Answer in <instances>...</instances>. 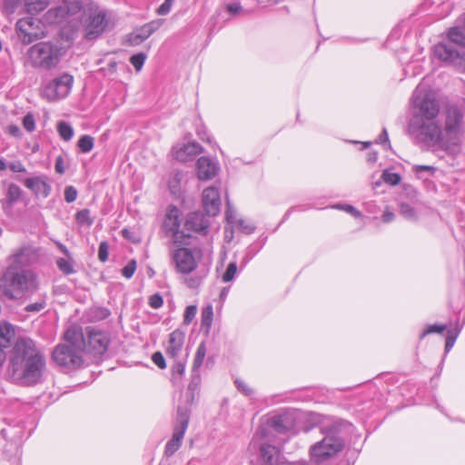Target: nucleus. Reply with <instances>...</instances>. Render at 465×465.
I'll return each instance as SVG.
<instances>
[{"instance_id":"1","label":"nucleus","mask_w":465,"mask_h":465,"mask_svg":"<svg viewBox=\"0 0 465 465\" xmlns=\"http://www.w3.org/2000/svg\"><path fill=\"white\" fill-rule=\"evenodd\" d=\"M294 427L288 415L271 418L254 432L249 450L257 454V465H309L306 461H288L283 453L286 434Z\"/></svg>"},{"instance_id":"2","label":"nucleus","mask_w":465,"mask_h":465,"mask_svg":"<svg viewBox=\"0 0 465 465\" xmlns=\"http://www.w3.org/2000/svg\"><path fill=\"white\" fill-rule=\"evenodd\" d=\"M46 370L45 355L31 339H18L9 351L5 377L21 386L41 382Z\"/></svg>"},{"instance_id":"3","label":"nucleus","mask_w":465,"mask_h":465,"mask_svg":"<svg viewBox=\"0 0 465 465\" xmlns=\"http://www.w3.org/2000/svg\"><path fill=\"white\" fill-rule=\"evenodd\" d=\"M415 105L417 110L410 119L408 134L418 143L429 145L440 134V104L427 94L420 101L416 100Z\"/></svg>"},{"instance_id":"4","label":"nucleus","mask_w":465,"mask_h":465,"mask_svg":"<svg viewBox=\"0 0 465 465\" xmlns=\"http://www.w3.org/2000/svg\"><path fill=\"white\" fill-rule=\"evenodd\" d=\"M39 288V276L33 269L5 270L0 275V292L9 300L30 298Z\"/></svg>"},{"instance_id":"5","label":"nucleus","mask_w":465,"mask_h":465,"mask_svg":"<svg viewBox=\"0 0 465 465\" xmlns=\"http://www.w3.org/2000/svg\"><path fill=\"white\" fill-rule=\"evenodd\" d=\"M64 342L58 344L52 354L54 362L65 369L80 368L84 362L83 352L86 349V341L81 327L70 326L64 335Z\"/></svg>"},{"instance_id":"6","label":"nucleus","mask_w":465,"mask_h":465,"mask_svg":"<svg viewBox=\"0 0 465 465\" xmlns=\"http://www.w3.org/2000/svg\"><path fill=\"white\" fill-rule=\"evenodd\" d=\"M464 112L457 105L446 108L444 128L440 125V134L437 141L430 142V147H437L444 151L452 150L460 146L463 129Z\"/></svg>"},{"instance_id":"7","label":"nucleus","mask_w":465,"mask_h":465,"mask_svg":"<svg viewBox=\"0 0 465 465\" xmlns=\"http://www.w3.org/2000/svg\"><path fill=\"white\" fill-rule=\"evenodd\" d=\"M321 431L324 437L311 446L310 459L316 465H327L331 459L343 450L345 440L339 435L340 427L337 424L323 426Z\"/></svg>"},{"instance_id":"8","label":"nucleus","mask_w":465,"mask_h":465,"mask_svg":"<svg viewBox=\"0 0 465 465\" xmlns=\"http://www.w3.org/2000/svg\"><path fill=\"white\" fill-rule=\"evenodd\" d=\"M61 48L50 41L40 42L27 50V63L35 69L51 70L60 63Z\"/></svg>"},{"instance_id":"9","label":"nucleus","mask_w":465,"mask_h":465,"mask_svg":"<svg viewBox=\"0 0 465 465\" xmlns=\"http://www.w3.org/2000/svg\"><path fill=\"white\" fill-rule=\"evenodd\" d=\"M82 8L80 0H64L60 5L50 8L44 15L43 21L48 25L70 23Z\"/></svg>"},{"instance_id":"10","label":"nucleus","mask_w":465,"mask_h":465,"mask_svg":"<svg viewBox=\"0 0 465 465\" xmlns=\"http://www.w3.org/2000/svg\"><path fill=\"white\" fill-rule=\"evenodd\" d=\"M73 81L72 75L64 74L51 80L43 87L42 96L50 102L64 98L70 93Z\"/></svg>"},{"instance_id":"11","label":"nucleus","mask_w":465,"mask_h":465,"mask_svg":"<svg viewBox=\"0 0 465 465\" xmlns=\"http://www.w3.org/2000/svg\"><path fill=\"white\" fill-rule=\"evenodd\" d=\"M40 21L33 17H25L16 22L15 29L18 38L28 45L45 37V32L40 27Z\"/></svg>"},{"instance_id":"12","label":"nucleus","mask_w":465,"mask_h":465,"mask_svg":"<svg viewBox=\"0 0 465 465\" xmlns=\"http://www.w3.org/2000/svg\"><path fill=\"white\" fill-rule=\"evenodd\" d=\"M39 258L38 250L31 245H25L17 249L8 257V266L6 270H26L32 264H35Z\"/></svg>"},{"instance_id":"13","label":"nucleus","mask_w":465,"mask_h":465,"mask_svg":"<svg viewBox=\"0 0 465 465\" xmlns=\"http://www.w3.org/2000/svg\"><path fill=\"white\" fill-rule=\"evenodd\" d=\"M189 424V411L181 407L177 410V420L172 439L165 446V454L172 456L181 446L182 440Z\"/></svg>"},{"instance_id":"14","label":"nucleus","mask_w":465,"mask_h":465,"mask_svg":"<svg viewBox=\"0 0 465 465\" xmlns=\"http://www.w3.org/2000/svg\"><path fill=\"white\" fill-rule=\"evenodd\" d=\"M86 349L84 351L94 355H101L107 351L110 337L107 332L94 329H87Z\"/></svg>"},{"instance_id":"15","label":"nucleus","mask_w":465,"mask_h":465,"mask_svg":"<svg viewBox=\"0 0 465 465\" xmlns=\"http://www.w3.org/2000/svg\"><path fill=\"white\" fill-rule=\"evenodd\" d=\"M172 260L177 271L183 274L192 272L197 267V262L193 251L188 248H178L173 251L172 252Z\"/></svg>"},{"instance_id":"16","label":"nucleus","mask_w":465,"mask_h":465,"mask_svg":"<svg viewBox=\"0 0 465 465\" xmlns=\"http://www.w3.org/2000/svg\"><path fill=\"white\" fill-rule=\"evenodd\" d=\"M163 25L161 19L151 21L141 27L135 29L128 35V42L131 45H139L148 37H150Z\"/></svg>"},{"instance_id":"17","label":"nucleus","mask_w":465,"mask_h":465,"mask_svg":"<svg viewBox=\"0 0 465 465\" xmlns=\"http://www.w3.org/2000/svg\"><path fill=\"white\" fill-rule=\"evenodd\" d=\"M203 204L208 215L215 216L220 212L221 198L215 187H208L203 192Z\"/></svg>"},{"instance_id":"18","label":"nucleus","mask_w":465,"mask_h":465,"mask_svg":"<svg viewBox=\"0 0 465 465\" xmlns=\"http://www.w3.org/2000/svg\"><path fill=\"white\" fill-rule=\"evenodd\" d=\"M197 177L200 180H211L219 172V166L215 162L206 156H202L196 163Z\"/></svg>"},{"instance_id":"19","label":"nucleus","mask_w":465,"mask_h":465,"mask_svg":"<svg viewBox=\"0 0 465 465\" xmlns=\"http://www.w3.org/2000/svg\"><path fill=\"white\" fill-rule=\"evenodd\" d=\"M163 229L166 233L171 234L174 243H178V234L180 229L179 210L175 206H170L163 221Z\"/></svg>"},{"instance_id":"20","label":"nucleus","mask_w":465,"mask_h":465,"mask_svg":"<svg viewBox=\"0 0 465 465\" xmlns=\"http://www.w3.org/2000/svg\"><path fill=\"white\" fill-rule=\"evenodd\" d=\"M25 185L34 192L35 195L46 198L51 192V186L47 183L45 177L37 176L27 178L24 182Z\"/></svg>"},{"instance_id":"21","label":"nucleus","mask_w":465,"mask_h":465,"mask_svg":"<svg viewBox=\"0 0 465 465\" xmlns=\"http://www.w3.org/2000/svg\"><path fill=\"white\" fill-rule=\"evenodd\" d=\"M433 54L438 59L453 64L460 63V59H462L457 51L442 43L434 46Z\"/></svg>"},{"instance_id":"22","label":"nucleus","mask_w":465,"mask_h":465,"mask_svg":"<svg viewBox=\"0 0 465 465\" xmlns=\"http://www.w3.org/2000/svg\"><path fill=\"white\" fill-rule=\"evenodd\" d=\"M184 226L187 230L205 232L209 227V222L201 213H192L188 215Z\"/></svg>"},{"instance_id":"23","label":"nucleus","mask_w":465,"mask_h":465,"mask_svg":"<svg viewBox=\"0 0 465 465\" xmlns=\"http://www.w3.org/2000/svg\"><path fill=\"white\" fill-rule=\"evenodd\" d=\"M184 341V333L175 330L170 334L166 353L169 357L175 359L180 353Z\"/></svg>"},{"instance_id":"24","label":"nucleus","mask_w":465,"mask_h":465,"mask_svg":"<svg viewBox=\"0 0 465 465\" xmlns=\"http://www.w3.org/2000/svg\"><path fill=\"white\" fill-rule=\"evenodd\" d=\"M448 38L451 43L465 47V14L455 26L449 29Z\"/></svg>"},{"instance_id":"25","label":"nucleus","mask_w":465,"mask_h":465,"mask_svg":"<svg viewBox=\"0 0 465 465\" xmlns=\"http://www.w3.org/2000/svg\"><path fill=\"white\" fill-rule=\"evenodd\" d=\"M202 152L203 147L195 142L183 144L180 148L174 147L173 150L174 157L181 162H185L188 157L196 155Z\"/></svg>"},{"instance_id":"26","label":"nucleus","mask_w":465,"mask_h":465,"mask_svg":"<svg viewBox=\"0 0 465 465\" xmlns=\"http://www.w3.org/2000/svg\"><path fill=\"white\" fill-rule=\"evenodd\" d=\"M104 15L99 13L94 15L86 27L85 37L87 39H94L97 37L104 31Z\"/></svg>"},{"instance_id":"27","label":"nucleus","mask_w":465,"mask_h":465,"mask_svg":"<svg viewBox=\"0 0 465 465\" xmlns=\"http://www.w3.org/2000/svg\"><path fill=\"white\" fill-rule=\"evenodd\" d=\"M49 4V0H25L24 6L26 13L36 15L43 11Z\"/></svg>"},{"instance_id":"28","label":"nucleus","mask_w":465,"mask_h":465,"mask_svg":"<svg viewBox=\"0 0 465 465\" xmlns=\"http://www.w3.org/2000/svg\"><path fill=\"white\" fill-rule=\"evenodd\" d=\"M193 374L192 380L188 385V392H187L188 401H190L191 402L193 401L195 396L198 394L200 383H201V377H200L198 371L193 372Z\"/></svg>"},{"instance_id":"29","label":"nucleus","mask_w":465,"mask_h":465,"mask_svg":"<svg viewBox=\"0 0 465 465\" xmlns=\"http://www.w3.org/2000/svg\"><path fill=\"white\" fill-rule=\"evenodd\" d=\"M22 195L21 188L15 184L11 183L8 186L7 193H6V203L9 206H12L15 202H17Z\"/></svg>"},{"instance_id":"30","label":"nucleus","mask_w":465,"mask_h":465,"mask_svg":"<svg viewBox=\"0 0 465 465\" xmlns=\"http://www.w3.org/2000/svg\"><path fill=\"white\" fill-rule=\"evenodd\" d=\"M57 132L61 138L64 141H70L74 135L73 127L64 121H60L57 124Z\"/></svg>"},{"instance_id":"31","label":"nucleus","mask_w":465,"mask_h":465,"mask_svg":"<svg viewBox=\"0 0 465 465\" xmlns=\"http://www.w3.org/2000/svg\"><path fill=\"white\" fill-rule=\"evenodd\" d=\"M205 354H206V347H205V344L203 342H202L198 346L195 356H194L193 364V372L198 371L199 368L201 367V365L204 360Z\"/></svg>"},{"instance_id":"32","label":"nucleus","mask_w":465,"mask_h":465,"mask_svg":"<svg viewBox=\"0 0 465 465\" xmlns=\"http://www.w3.org/2000/svg\"><path fill=\"white\" fill-rule=\"evenodd\" d=\"M58 269L65 275L74 273V262L71 259L58 258L56 260Z\"/></svg>"},{"instance_id":"33","label":"nucleus","mask_w":465,"mask_h":465,"mask_svg":"<svg viewBox=\"0 0 465 465\" xmlns=\"http://www.w3.org/2000/svg\"><path fill=\"white\" fill-rule=\"evenodd\" d=\"M14 333L12 326L8 323L0 324V341L9 347V341Z\"/></svg>"},{"instance_id":"34","label":"nucleus","mask_w":465,"mask_h":465,"mask_svg":"<svg viewBox=\"0 0 465 465\" xmlns=\"http://www.w3.org/2000/svg\"><path fill=\"white\" fill-rule=\"evenodd\" d=\"M77 146L82 153H89L94 147V138L91 135H83L79 139Z\"/></svg>"},{"instance_id":"35","label":"nucleus","mask_w":465,"mask_h":465,"mask_svg":"<svg viewBox=\"0 0 465 465\" xmlns=\"http://www.w3.org/2000/svg\"><path fill=\"white\" fill-rule=\"evenodd\" d=\"M75 220L79 224L87 226H91L94 222L90 217V211L88 209H83L76 213Z\"/></svg>"},{"instance_id":"36","label":"nucleus","mask_w":465,"mask_h":465,"mask_svg":"<svg viewBox=\"0 0 465 465\" xmlns=\"http://www.w3.org/2000/svg\"><path fill=\"white\" fill-rule=\"evenodd\" d=\"M213 311L212 305L206 306L202 312V325L210 328L213 321Z\"/></svg>"},{"instance_id":"37","label":"nucleus","mask_w":465,"mask_h":465,"mask_svg":"<svg viewBox=\"0 0 465 465\" xmlns=\"http://www.w3.org/2000/svg\"><path fill=\"white\" fill-rule=\"evenodd\" d=\"M400 213L409 220L416 219V212L415 210L408 203H401L400 204Z\"/></svg>"},{"instance_id":"38","label":"nucleus","mask_w":465,"mask_h":465,"mask_svg":"<svg viewBox=\"0 0 465 465\" xmlns=\"http://www.w3.org/2000/svg\"><path fill=\"white\" fill-rule=\"evenodd\" d=\"M183 177V175L180 172H175L173 173V176L169 181V187L172 193H176L179 191L180 183Z\"/></svg>"},{"instance_id":"39","label":"nucleus","mask_w":465,"mask_h":465,"mask_svg":"<svg viewBox=\"0 0 465 465\" xmlns=\"http://www.w3.org/2000/svg\"><path fill=\"white\" fill-rule=\"evenodd\" d=\"M46 306L45 299L43 297L34 303H30L25 307L27 312H38L44 310Z\"/></svg>"},{"instance_id":"40","label":"nucleus","mask_w":465,"mask_h":465,"mask_svg":"<svg viewBox=\"0 0 465 465\" xmlns=\"http://www.w3.org/2000/svg\"><path fill=\"white\" fill-rule=\"evenodd\" d=\"M145 59H146V54L143 53H139V54L132 55L130 58V62L134 65V67L136 69V71H140L144 64Z\"/></svg>"},{"instance_id":"41","label":"nucleus","mask_w":465,"mask_h":465,"mask_svg":"<svg viewBox=\"0 0 465 465\" xmlns=\"http://www.w3.org/2000/svg\"><path fill=\"white\" fill-rule=\"evenodd\" d=\"M237 272V264L236 262H230L227 266L225 272L223 275V281L225 282H231Z\"/></svg>"},{"instance_id":"42","label":"nucleus","mask_w":465,"mask_h":465,"mask_svg":"<svg viewBox=\"0 0 465 465\" xmlns=\"http://www.w3.org/2000/svg\"><path fill=\"white\" fill-rule=\"evenodd\" d=\"M382 178L385 183L391 185H397L401 182V176L398 173H390L388 171L382 173Z\"/></svg>"},{"instance_id":"43","label":"nucleus","mask_w":465,"mask_h":465,"mask_svg":"<svg viewBox=\"0 0 465 465\" xmlns=\"http://www.w3.org/2000/svg\"><path fill=\"white\" fill-rule=\"evenodd\" d=\"M196 312L197 308L195 305L187 306L183 314V323L186 325L190 324L193 319L195 317Z\"/></svg>"},{"instance_id":"44","label":"nucleus","mask_w":465,"mask_h":465,"mask_svg":"<svg viewBox=\"0 0 465 465\" xmlns=\"http://www.w3.org/2000/svg\"><path fill=\"white\" fill-rule=\"evenodd\" d=\"M226 9L229 13H231L232 15H245V14H248L250 11L249 10H245L240 4L238 3H232V4H228L226 5Z\"/></svg>"},{"instance_id":"45","label":"nucleus","mask_w":465,"mask_h":465,"mask_svg":"<svg viewBox=\"0 0 465 465\" xmlns=\"http://www.w3.org/2000/svg\"><path fill=\"white\" fill-rule=\"evenodd\" d=\"M136 270V261L131 260L123 269L122 274L127 279H130Z\"/></svg>"},{"instance_id":"46","label":"nucleus","mask_w":465,"mask_h":465,"mask_svg":"<svg viewBox=\"0 0 465 465\" xmlns=\"http://www.w3.org/2000/svg\"><path fill=\"white\" fill-rule=\"evenodd\" d=\"M25 0H4V7L6 12L12 14L19 5H24Z\"/></svg>"},{"instance_id":"47","label":"nucleus","mask_w":465,"mask_h":465,"mask_svg":"<svg viewBox=\"0 0 465 465\" xmlns=\"http://www.w3.org/2000/svg\"><path fill=\"white\" fill-rule=\"evenodd\" d=\"M109 255V245L106 242H102L99 245L98 258L101 262L107 261Z\"/></svg>"},{"instance_id":"48","label":"nucleus","mask_w":465,"mask_h":465,"mask_svg":"<svg viewBox=\"0 0 465 465\" xmlns=\"http://www.w3.org/2000/svg\"><path fill=\"white\" fill-rule=\"evenodd\" d=\"M77 197V190L74 186H66L64 189V199L67 203H73Z\"/></svg>"},{"instance_id":"49","label":"nucleus","mask_w":465,"mask_h":465,"mask_svg":"<svg viewBox=\"0 0 465 465\" xmlns=\"http://www.w3.org/2000/svg\"><path fill=\"white\" fill-rule=\"evenodd\" d=\"M23 125L28 132H33L35 127L34 115L27 114L23 119Z\"/></svg>"},{"instance_id":"50","label":"nucleus","mask_w":465,"mask_h":465,"mask_svg":"<svg viewBox=\"0 0 465 465\" xmlns=\"http://www.w3.org/2000/svg\"><path fill=\"white\" fill-rule=\"evenodd\" d=\"M458 333L454 331H449L447 333L445 350L449 351L454 345Z\"/></svg>"},{"instance_id":"51","label":"nucleus","mask_w":465,"mask_h":465,"mask_svg":"<svg viewBox=\"0 0 465 465\" xmlns=\"http://www.w3.org/2000/svg\"><path fill=\"white\" fill-rule=\"evenodd\" d=\"M152 360L153 363L158 366L160 369H164L166 367L165 360L163 355L160 351H156L153 354Z\"/></svg>"},{"instance_id":"52","label":"nucleus","mask_w":465,"mask_h":465,"mask_svg":"<svg viewBox=\"0 0 465 465\" xmlns=\"http://www.w3.org/2000/svg\"><path fill=\"white\" fill-rule=\"evenodd\" d=\"M174 0H164V2L158 7L157 14L161 15H167L172 7Z\"/></svg>"},{"instance_id":"53","label":"nucleus","mask_w":465,"mask_h":465,"mask_svg":"<svg viewBox=\"0 0 465 465\" xmlns=\"http://www.w3.org/2000/svg\"><path fill=\"white\" fill-rule=\"evenodd\" d=\"M163 303V298L160 294H153L149 299V304L153 309L160 308Z\"/></svg>"},{"instance_id":"54","label":"nucleus","mask_w":465,"mask_h":465,"mask_svg":"<svg viewBox=\"0 0 465 465\" xmlns=\"http://www.w3.org/2000/svg\"><path fill=\"white\" fill-rule=\"evenodd\" d=\"M446 329V326L445 325H437V324H434V325H430L428 327L427 330H425L422 334H421V338L425 337L427 334L429 333H432V332H439V333H441L444 330Z\"/></svg>"},{"instance_id":"55","label":"nucleus","mask_w":465,"mask_h":465,"mask_svg":"<svg viewBox=\"0 0 465 465\" xmlns=\"http://www.w3.org/2000/svg\"><path fill=\"white\" fill-rule=\"evenodd\" d=\"M235 385L237 389L245 395H250L252 392V389L249 388L247 384H245V382L241 380H235Z\"/></svg>"},{"instance_id":"56","label":"nucleus","mask_w":465,"mask_h":465,"mask_svg":"<svg viewBox=\"0 0 465 465\" xmlns=\"http://www.w3.org/2000/svg\"><path fill=\"white\" fill-rule=\"evenodd\" d=\"M9 169L14 173H25L26 170L21 162H13L9 164Z\"/></svg>"},{"instance_id":"57","label":"nucleus","mask_w":465,"mask_h":465,"mask_svg":"<svg viewBox=\"0 0 465 465\" xmlns=\"http://www.w3.org/2000/svg\"><path fill=\"white\" fill-rule=\"evenodd\" d=\"M54 169L55 172L60 174H63L64 173L65 169L64 165L63 156L59 155L58 157H56Z\"/></svg>"},{"instance_id":"58","label":"nucleus","mask_w":465,"mask_h":465,"mask_svg":"<svg viewBox=\"0 0 465 465\" xmlns=\"http://www.w3.org/2000/svg\"><path fill=\"white\" fill-rule=\"evenodd\" d=\"M185 283L189 288H197L200 285V279L199 278H186Z\"/></svg>"},{"instance_id":"59","label":"nucleus","mask_w":465,"mask_h":465,"mask_svg":"<svg viewBox=\"0 0 465 465\" xmlns=\"http://www.w3.org/2000/svg\"><path fill=\"white\" fill-rule=\"evenodd\" d=\"M8 134L15 136V137H20L21 131L20 128L17 125L11 124L7 127Z\"/></svg>"},{"instance_id":"60","label":"nucleus","mask_w":465,"mask_h":465,"mask_svg":"<svg viewBox=\"0 0 465 465\" xmlns=\"http://www.w3.org/2000/svg\"><path fill=\"white\" fill-rule=\"evenodd\" d=\"M173 373L182 375L184 371V363L182 361L175 362L173 367Z\"/></svg>"},{"instance_id":"61","label":"nucleus","mask_w":465,"mask_h":465,"mask_svg":"<svg viewBox=\"0 0 465 465\" xmlns=\"http://www.w3.org/2000/svg\"><path fill=\"white\" fill-rule=\"evenodd\" d=\"M6 348H7L6 344L2 343L0 341V368L2 367L3 363L5 362V361L6 359V352H5Z\"/></svg>"},{"instance_id":"62","label":"nucleus","mask_w":465,"mask_h":465,"mask_svg":"<svg viewBox=\"0 0 465 465\" xmlns=\"http://www.w3.org/2000/svg\"><path fill=\"white\" fill-rule=\"evenodd\" d=\"M395 215L390 211H385L382 214V221L384 223H390L394 219Z\"/></svg>"},{"instance_id":"63","label":"nucleus","mask_w":465,"mask_h":465,"mask_svg":"<svg viewBox=\"0 0 465 465\" xmlns=\"http://www.w3.org/2000/svg\"><path fill=\"white\" fill-rule=\"evenodd\" d=\"M344 210L352 214L354 217H361V213L351 205H346Z\"/></svg>"},{"instance_id":"64","label":"nucleus","mask_w":465,"mask_h":465,"mask_svg":"<svg viewBox=\"0 0 465 465\" xmlns=\"http://www.w3.org/2000/svg\"><path fill=\"white\" fill-rule=\"evenodd\" d=\"M414 169H415L416 173H420V172H423V171L433 172L435 170L434 167L430 166V165H417V166L414 167Z\"/></svg>"}]
</instances>
